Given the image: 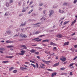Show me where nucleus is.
<instances>
[{"label": "nucleus", "instance_id": "f257e3e1", "mask_svg": "<svg viewBox=\"0 0 77 77\" xmlns=\"http://www.w3.org/2000/svg\"><path fill=\"white\" fill-rule=\"evenodd\" d=\"M20 52L21 53H17V55L19 54V55L23 56L24 54V53H26V51L23 50H22Z\"/></svg>", "mask_w": 77, "mask_h": 77}, {"label": "nucleus", "instance_id": "f03ea898", "mask_svg": "<svg viewBox=\"0 0 77 77\" xmlns=\"http://www.w3.org/2000/svg\"><path fill=\"white\" fill-rule=\"evenodd\" d=\"M49 13H50V14H49V17H51V15H53V14H54V11H53V10H50L49 11Z\"/></svg>", "mask_w": 77, "mask_h": 77}, {"label": "nucleus", "instance_id": "7ed1b4c3", "mask_svg": "<svg viewBox=\"0 0 77 77\" xmlns=\"http://www.w3.org/2000/svg\"><path fill=\"white\" fill-rule=\"evenodd\" d=\"M63 35H62L60 34H59L57 35H56V37L57 38H62Z\"/></svg>", "mask_w": 77, "mask_h": 77}, {"label": "nucleus", "instance_id": "20e7f679", "mask_svg": "<svg viewBox=\"0 0 77 77\" xmlns=\"http://www.w3.org/2000/svg\"><path fill=\"white\" fill-rule=\"evenodd\" d=\"M43 62H44L46 64H47V65H49V63L50 62V61H45V60H43Z\"/></svg>", "mask_w": 77, "mask_h": 77}, {"label": "nucleus", "instance_id": "39448f33", "mask_svg": "<svg viewBox=\"0 0 77 77\" xmlns=\"http://www.w3.org/2000/svg\"><path fill=\"white\" fill-rule=\"evenodd\" d=\"M69 42H67L64 43V45H63V46H65V45H69Z\"/></svg>", "mask_w": 77, "mask_h": 77}, {"label": "nucleus", "instance_id": "423d86ee", "mask_svg": "<svg viewBox=\"0 0 77 77\" xmlns=\"http://www.w3.org/2000/svg\"><path fill=\"white\" fill-rule=\"evenodd\" d=\"M57 74V73L55 72H53L51 74V77H54V75H56Z\"/></svg>", "mask_w": 77, "mask_h": 77}, {"label": "nucleus", "instance_id": "0eeeda50", "mask_svg": "<svg viewBox=\"0 0 77 77\" xmlns=\"http://www.w3.org/2000/svg\"><path fill=\"white\" fill-rule=\"evenodd\" d=\"M50 45H53L54 46L55 45V46H56V45H57L56 44L52 42H50Z\"/></svg>", "mask_w": 77, "mask_h": 77}, {"label": "nucleus", "instance_id": "6e6552de", "mask_svg": "<svg viewBox=\"0 0 77 77\" xmlns=\"http://www.w3.org/2000/svg\"><path fill=\"white\" fill-rule=\"evenodd\" d=\"M60 60H62V62H65V60H66V58H65V57H63V59L60 58Z\"/></svg>", "mask_w": 77, "mask_h": 77}, {"label": "nucleus", "instance_id": "1a4fd4ad", "mask_svg": "<svg viewBox=\"0 0 77 77\" xmlns=\"http://www.w3.org/2000/svg\"><path fill=\"white\" fill-rule=\"evenodd\" d=\"M76 22V20L75 19L73 21H72L71 25L72 26V25H74V24H75V23Z\"/></svg>", "mask_w": 77, "mask_h": 77}, {"label": "nucleus", "instance_id": "9d476101", "mask_svg": "<svg viewBox=\"0 0 77 77\" xmlns=\"http://www.w3.org/2000/svg\"><path fill=\"white\" fill-rule=\"evenodd\" d=\"M21 47H23L24 48H25V49H26V50H27V47H26V46L25 45H21Z\"/></svg>", "mask_w": 77, "mask_h": 77}, {"label": "nucleus", "instance_id": "9b49d317", "mask_svg": "<svg viewBox=\"0 0 77 77\" xmlns=\"http://www.w3.org/2000/svg\"><path fill=\"white\" fill-rule=\"evenodd\" d=\"M6 58H9L10 59H12L13 57V56H6Z\"/></svg>", "mask_w": 77, "mask_h": 77}, {"label": "nucleus", "instance_id": "f8f14e48", "mask_svg": "<svg viewBox=\"0 0 77 77\" xmlns=\"http://www.w3.org/2000/svg\"><path fill=\"white\" fill-rule=\"evenodd\" d=\"M43 42H49V39H46L42 41Z\"/></svg>", "mask_w": 77, "mask_h": 77}, {"label": "nucleus", "instance_id": "ddd939ff", "mask_svg": "<svg viewBox=\"0 0 77 77\" xmlns=\"http://www.w3.org/2000/svg\"><path fill=\"white\" fill-rule=\"evenodd\" d=\"M14 69V67H11V68H10L9 71H11L12 70Z\"/></svg>", "mask_w": 77, "mask_h": 77}, {"label": "nucleus", "instance_id": "4468645a", "mask_svg": "<svg viewBox=\"0 0 77 77\" xmlns=\"http://www.w3.org/2000/svg\"><path fill=\"white\" fill-rule=\"evenodd\" d=\"M35 51H36V50L34 49H32L30 51V52H31L32 53H33L34 52H35Z\"/></svg>", "mask_w": 77, "mask_h": 77}, {"label": "nucleus", "instance_id": "2eb2a0df", "mask_svg": "<svg viewBox=\"0 0 77 77\" xmlns=\"http://www.w3.org/2000/svg\"><path fill=\"white\" fill-rule=\"evenodd\" d=\"M59 63H56L53 65V66H58V65H59Z\"/></svg>", "mask_w": 77, "mask_h": 77}, {"label": "nucleus", "instance_id": "dca6fc26", "mask_svg": "<svg viewBox=\"0 0 77 77\" xmlns=\"http://www.w3.org/2000/svg\"><path fill=\"white\" fill-rule=\"evenodd\" d=\"M45 53H46V54H50V51H45Z\"/></svg>", "mask_w": 77, "mask_h": 77}, {"label": "nucleus", "instance_id": "f3484780", "mask_svg": "<svg viewBox=\"0 0 77 77\" xmlns=\"http://www.w3.org/2000/svg\"><path fill=\"white\" fill-rule=\"evenodd\" d=\"M6 43H11L12 42H13L10 41L9 40H8L6 41Z\"/></svg>", "mask_w": 77, "mask_h": 77}, {"label": "nucleus", "instance_id": "a211bd4d", "mask_svg": "<svg viewBox=\"0 0 77 77\" xmlns=\"http://www.w3.org/2000/svg\"><path fill=\"white\" fill-rule=\"evenodd\" d=\"M5 49L3 48H0V51H5Z\"/></svg>", "mask_w": 77, "mask_h": 77}, {"label": "nucleus", "instance_id": "6ab92c4d", "mask_svg": "<svg viewBox=\"0 0 77 77\" xmlns=\"http://www.w3.org/2000/svg\"><path fill=\"white\" fill-rule=\"evenodd\" d=\"M9 3H7L6 5V6H7V7H9V6H10V5H9Z\"/></svg>", "mask_w": 77, "mask_h": 77}, {"label": "nucleus", "instance_id": "aec40b11", "mask_svg": "<svg viewBox=\"0 0 77 77\" xmlns=\"http://www.w3.org/2000/svg\"><path fill=\"white\" fill-rule=\"evenodd\" d=\"M65 68H60V70L61 71H63V70H65Z\"/></svg>", "mask_w": 77, "mask_h": 77}, {"label": "nucleus", "instance_id": "412c9836", "mask_svg": "<svg viewBox=\"0 0 77 77\" xmlns=\"http://www.w3.org/2000/svg\"><path fill=\"white\" fill-rule=\"evenodd\" d=\"M9 62L8 61H3L2 62V63H8Z\"/></svg>", "mask_w": 77, "mask_h": 77}, {"label": "nucleus", "instance_id": "4be33fe9", "mask_svg": "<svg viewBox=\"0 0 77 77\" xmlns=\"http://www.w3.org/2000/svg\"><path fill=\"white\" fill-rule=\"evenodd\" d=\"M7 48H12V47H14V46L12 45H10L7 46Z\"/></svg>", "mask_w": 77, "mask_h": 77}, {"label": "nucleus", "instance_id": "5701e85b", "mask_svg": "<svg viewBox=\"0 0 77 77\" xmlns=\"http://www.w3.org/2000/svg\"><path fill=\"white\" fill-rule=\"evenodd\" d=\"M68 23H69V21H66V22H65L64 23V25H65V24H68Z\"/></svg>", "mask_w": 77, "mask_h": 77}, {"label": "nucleus", "instance_id": "b1692460", "mask_svg": "<svg viewBox=\"0 0 77 77\" xmlns=\"http://www.w3.org/2000/svg\"><path fill=\"white\" fill-rule=\"evenodd\" d=\"M33 11V9H32L31 11H29V12L28 13V14H30L31 12H32V11Z\"/></svg>", "mask_w": 77, "mask_h": 77}, {"label": "nucleus", "instance_id": "393cba45", "mask_svg": "<svg viewBox=\"0 0 77 77\" xmlns=\"http://www.w3.org/2000/svg\"><path fill=\"white\" fill-rule=\"evenodd\" d=\"M31 65L32 66H33L34 68H36V66L35 65H34L33 64H31Z\"/></svg>", "mask_w": 77, "mask_h": 77}, {"label": "nucleus", "instance_id": "a878e982", "mask_svg": "<svg viewBox=\"0 0 77 77\" xmlns=\"http://www.w3.org/2000/svg\"><path fill=\"white\" fill-rule=\"evenodd\" d=\"M7 33H12V32L10 31H7Z\"/></svg>", "mask_w": 77, "mask_h": 77}, {"label": "nucleus", "instance_id": "bb28decb", "mask_svg": "<svg viewBox=\"0 0 77 77\" xmlns=\"http://www.w3.org/2000/svg\"><path fill=\"white\" fill-rule=\"evenodd\" d=\"M41 33V32L40 31H37L35 33V34H39V33Z\"/></svg>", "mask_w": 77, "mask_h": 77}, {"label": "nucleus", "instance_id": "cd10ccee", "mask_svg": "<svg viewBox=\"0 0 77 77\" xmlns=\"http://www.w3.org/2000/svg\"><path fill=\"white\" fill-rule=\"evenodd\" d=\"M59 12H60V13H63V10H59Z\"/></svg>", "mask_w": 77, "mask_h": 77}, {"label": "nucleus", "instance_id": "c85d7f7f", "mask_svg": "<svg viewBox=\"0 0 77 77\" xmlns=\"http://www.w3.org/2000/svg\"><path fill=\"white\" fill-rule=\"evenodd\" d=\"M13 2V0H10V2L9 3V4H11V3H12Z\"/></svg>", "mask_w": 77, "mask_h": 77}, {"label": "nucleus", "instance_id": "c756f323", "mask_svg": "<svg viewBox=\"0 0 77 77\" xmlns=\"http://www.w3.org/2000/svg\"><path fill=\"white\" fill-rule=\"evenodd\" d=\"M44 5L43 3H41L39 4V6H42V5Z\"/></svg>", "mask_w": 77, "mask_h": 77}, {"label": "nucleus", "instance_id": "7c9ffc66", "mask_svg": "<svg viewBox=\"0 0 77 77\" xmlns=\"http://www.w3.org/2000/svg\"><path fill=\"white\" fill-rule=\"evenodd\" d=\"M41 20H42L43 21H44L45 20V17H42V19H41Z\"/></svg>", "mask_w": 77, "mask_h": 77}, {"label": "nucleus", "instance_id": "2f4dec72", "mask_svg": "<svg viewBox=\"0 0 77 77\" xmlns=\"http://www.w3.org/2000/svg\"><path fill=\"white\" fill-rule=\"evenodd\" d=\"M35 54H39V52H35Z\"/></svg>", "mask_w": 77, "mask_h": 77}, {"label": "nucleus", "instance_id": "473e14b6", "mask_svg": "<svg viewBox=\"0 0 77 77\" xmlns=\"http://www.w3.org/2000/svg\"><path fill=\"white\" fill-rule=\"evenodd\" d=\"M20 69L21 70H22V71L24 70V67H20Z\"/></svg>", "mask_w": 77, "mask_h": 77}, {"label": "nucleus", "instance_id": "72a5a7b5", "mask_svg": "<svg viewBox=\"0 0 77 77\" xmlns=\"http://www.w3.org/2000/svg\"><path fill=\"white\" fill-rule=\"evenodd\" d=\"M23 37H24V38H27V36H26V35H23Z\"/></svg>", "mask_w": 77, "mask_h": 77}, {"label": "nucleus", "instance_id": "f704fd0d", "mask_svg": "<svg viewBox=\"0 0 77 77\" xmlns=\"http://www.w3.org/2000/svg\"><path fill=\"white\" fill-rule=\"evenodd\" d=\"M73 65H74V63H72L69 66V67H70V66H72Z\"/></svg>", "mask_w": 77, "mask_h": 77}, {"label": "nucleus", "instance_id": "c9c22d12", "mask_svg": "<svg viewBox=\"0 0 77 77\" xmlns=\"http://www.w3.org/2000/svg\"><path fill=\"white\" fill-rule=\"evenodd\" d=\"M47 70H48V71H53L51 69H47Z\"/></svg>", "mask_w": 77, "mask_h": 77}, {"label": "nucleus", "instance_id": "e433bc0d", "mask_svg": "<svg viewBox=\"0 0 77 77\" xmlns=\"http://www.w3.org/2000/svg\"><path fill=\"white\" fill-rule=\"evenodd\" d=\"M25 24H26V23H24L23 24H22L20 25V26H25Z\"/></svg>", "mask_w": 77, "mask_h": 77}, {"label": "nucleus", "instance_id": "4c0bfd02", "mask_svg": "<svg viewBox=\"0 0 77 77\" xmlns=\"http://www.w3.org/2000/svg\"><path fill=\"white\" fill-rule=\"evenodd\" d=\"M76 2H77V0H75L74 1L73 3L74 4H75Z\"/></svg>", "mask_w": 77, "mask_h": 77}, {"label": "nucleus", "instance_id": "58836bf2", "mask_svg": "<svg viewBox=\"0 0 77 77\" xmlns=\"http://www.w3.org/2000/svg\"><path fill=\"white\" fill-rule=\"evenodd\" d=\"M41 40H42V39H40L39 40H36V41H37V42H38L39 41H41Z\"/></svg>", "mask_w": 77, "mask_h": 77}, {"label": "nucleus", "instance_id": "ea45409f", "mask_svg": "<svg viewBox=\"0 0 77 77\" xmlns=\"http://www.w3.org/2000/svg\"><path fill=\"white\" fill-rule=\"evenodd\" d=\"M77 58V56H76L75 57L74 59H73V60H75V59H76Z\"/></svg>", "mask_w": 77, "mask_h": 77}, {"label": "nucleus", "instance_id": "a19ab883", "mask_svg": "<svg viewBox=\"0 0 77 77\" xmlns=\"http://www.w3.org/2000/svg\"><path fill=\"white\" fill-rule=\"evenodd\" d=\"M40 23H36L35 24H34L33 25H37L38 24H40Z\"/></svg>", "mask_w": 77, "mask_h": 77}, {"label": "nucleus", "instance_id": "79ce46f5", "mask_svg": "<svg viewBox=\"0 0 77 77\" xmlns=\"http://www.w3.org/2000/svg\"><path fill=\"white\" fill-rule=\"evenodd\" d=\"M9 14H8V13H6L5 15H8Z\"/></svg>", "mask_w": 77, "mask_h": 77}, {"label": "nucleus", "instance_id": "37998d69", "mask_svg": "<svg viewBox=\"0 0 77 77\" xmlns=\"http://www.w3.org/2000/svg\"><path fill=\"white\" fill-rule=\"evenodd\" d=\"M72 40H75V41L77 40V38H72Z\"/></svg>", "mask_w": 77, "mask_h": 77}, {"label": "nucleus", "instance_id": "c03bdc74", "mask_svg": "<svg viewBox=\"0 0 77 77\" xmlns=\"http://www.w3.org/2000/svg\"><path fill=\"white\" fill-rule=\"evenodd\" d=\"M69 74L70 75H72V72H70Z\"/></svg>", "mask_w": 77, "mask_h": 77}, {"label": "nucleus", "instance_id": "a18cd8bd", "mask_svg": "<svg viewBox=\"0 0 77 77\" xmlns=\"http://www.w3.org/2000/svg\"><path fill=\"white\" fill-rule=\"evenodd\" d=\"M16 72H17V70H14L13 71V72H14V73H16Z\"/></svg>", "mask_w": 77, "mask_h": 77}, {"label": "nucleus", "instance_id": "49530a36", "mask_svg": "<svg viewBox=\"0 0 77 77\" xmlns=\"http://www.w3.org/2000/svg\"><path fill=\"white\" fill-rule=\"evenodd\" d=\"M64 18H65V17H63V18L62 19H61L60 20V21H61L62 20H64Z\"/></svg>", "mask_w": 77, "mask_h": 77}, {"label": "nucleus", "instance_id": "de8ad7c7", "mask_svg": "<svg viewBox=\"0 0 77 77\" xmlns=\"http://www.w3.org/2000/svg\"><path fill=\"white\" fill-rule=\"evenodd\" d=\"M74 48H77V45H74Z\"/></svg>", "mask_w": 77, "mask_h": 77}, {"label": "nucleus", "instance_id": "09e8293b", "mask_svg": "<svg viewBox=\"0 0 77 77\" xmlns=\"http://www.w3.org/2000/svg\"><path fill=\"white\" fill-rule=\"evenodd\" d=\"M75 32H74V33L72 34H71V35H72V36H73V35H75Z\"/></svg>", "mask_w": 77, "mask_h": 77}, {"label": "nucleus", "instance_id": "8fccbe9b", "mask_svg": "<svg viewBox=\"0 0 77 77\" xmlns=\"http://www.w3.org/2000/svg\"><path fill=\"white\" fill-rule=\"evenodd\" d=\"M30 62H32V63H35V62H34L32 60H30Z\"/></svg>", "mask_w": 77, "mask_h": 77}, {"label": "nucleus", "instance_id": "3c124183", "mask_svg": "<svg viewBox=\"0 0 77 77\" xmlns=\"http://www.w3.org/2000/svg\"><path fill=\"white\" fill-rule=\"evenodd\" d=\"M23 10H22V12H25V11H26V10H24V8H23Z\"/></svg>", "mask_w": 77, "mask_h": 77}, {"label": "nucleus", "instance_id": "603ef678", "mask_svg": "<svg viewBox=\"0 0 77 77\" xmlns=\"http://www.w3.org/2000/svg\"><path fill=\"white\" fill-rule=\"evenodd\" d=\"M20 37H22V36H23V34H20Z\"/></svg>", "mask_w": 77, "mask_h": 77}, {"label": "nucleus", "instance_id": "864d4df0", "mask_svg": "<svg viewBox=\"0 0 77 77\" xmlns=\"http://www.w3.org/2000/svg\"><path fill=\"white\" fill-rule=\"evenodd\" d=\"M36 65L37 68H38V63H36Z\"/></svg>", "mask_w": 77, "mask_h": 77}, {"label": "nucleus", "instance_id": "5fc2aeb1", "mask_svg": "<svg viewBox=\"0 0 77 77\" xmlns=\"http://www.w3.org/2000/svg\"><path fill=\"white\" fill-rule=\"evenodd\" d=\"M67 4L66 3H65L63 4V5H67Z\"/></svg>", "mask_w": 77, "mask_h": 77}, {"label": "nucleus", "instance_id": "6e6d98bb", "mask_svg": "<svg viewBox=\"0 0 77 77\" xmlns=\"http://www.w3.org/2000/svg\"><path fill=\"white\" fill-rule=\"evenodd\" d=\"M45 36V35H40L39 37H42V36Z\"/></svg>", "mask_w": 77, "mask_h": 77}, {"label": "nucleus", "instance_id": "4d7b16f0", "mask_svg": "<svg viewBox=\"0 0 77 77\" xmlns=\"http://www.w3.org/2000/svg\"><path fill=\"white\" fill-rule=\"evenodd\" d=\"M42 10V8H39V11H41Z\"/></svg>", "mask_w": 77, "mask_h": 77}, {"label": "nucleus", "instance_id": "13d9d810", "mask_svg": "<svg viewBox=\"0 0 77 77\" xmlns=\"http://www.w3.org/2000/svg\"><path fill=\"white\" fill-rule=\"evenodd\" d=\"M62 23H63V21H62L60 23V24H61V26H62Z\"/></svg>", "mask_w": 77, "mask_h": 77}, {"label": "nucleus", "instance_id": "bf43d9fd", "mask_svg": "<svg viewBox=\"0 0 77 77\" xmlns=\"http://www.w3.org/2000/svg\"><path fill=\"white\" fill-rule=\"evenodd\" d=\"M25 4L24 3H23V5H22V6L23 7V6H25Z\"/></svg>", "mask_w": 77, "mask_h": 77}, {"label": "nucleus", "instance_id": "052dcab7", "mask_svg": "<svg viewBox=\"0 0 77 77\" xmlns=\"http://www.w3.org/2000/svg\"><path fill=\"white\" fill-rule=\"evenodd\" d=\"M18 5L19 6H20V5H21V2H19L18 3Z\"/></svg>", "mask_w": 77, "mask_h": 77}, {"label": "nucleus", "instance_id": "680f3d73", "mask_svg": "<svg viewBox=\"0 0 77 77\" xmlns=\"http://www.w3.org/2000/svg\"><path fill=\"white\" fill-rule=\"evenodd\" d=\"M56 49V47H54L53 50Z\"/></svg>", "mask_w": 77, "mask_h": 77}, {"label": "nucleus", "instance_id": "e2e57ef3", "mask_svg": "<svg viewBox=\"0 0 77 77\" xmlns=\"http://www.w3.org/2000/svg\"><path fill=\"white\" fill-rule=\"evenodd\" d=\"M37 58H38V59H40V57H39V56H37Z\"/></svg>", "mask_w": 77, "mask_h": 77}, {"label": "nucleus", "instance_id": "0e129e2a", "mask_svg": "<svg viewBox=\"0 0 77 77\" xmlns=\"http://www.w3.org/2000/svg\"><path fill=\"white\" fill-rule=\"evenodd\" d=\"M37 45H32V46H36Z\"/></svg>", "mask_w": 77, "mask_h": 77}, {"label": "nucleus", "instance_id": "69168bd1", "mask_svg": "<svg viewBox=\"0 0 77 77\" xmlns=\"http://www.w3.org/2000/svg\"><path fill=\"white\" fill-rule=\"evenodd\" d=\"M25 64H28V63H29L27 62H25Z\"/></svg>", "mask_w": 77, "mask_h": 77}, {"label": "nucleus", "instance_id": "338daca9", "mask_svg": "<svg viewBox=\"0 0 77 77\" xmlns=\"http://www.w3.org/2000/svg\"><path fill=\"white\" fill-rule=\"evenodd\" d=\"M36 48H38V49H42V48L39 47Z\"/></svg>", "mask_w": 77, "mask_h": 77}, {"label": "nucleus", "instance_id": "774afa93", "mask_svg": "<svg viewBox=\"0 0 77 77\" xmlns=\"http://www.w3.org/2000/svg\"><path fill=\"white\" fill-rule=\"evenodd\" d=\"M46 11H43V14H45Z\"/></svg>", "mask_w": 77, "mask_h": 77}]
</instances>
